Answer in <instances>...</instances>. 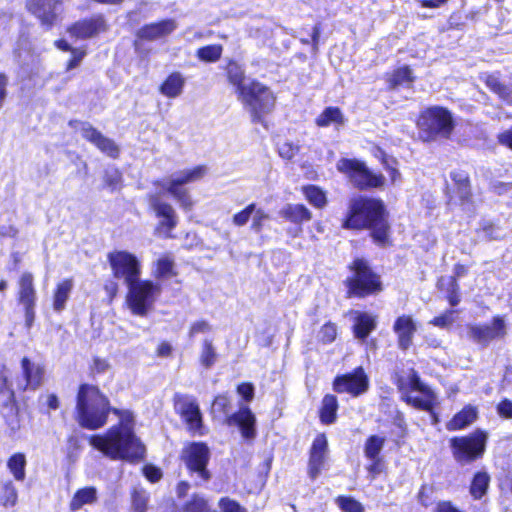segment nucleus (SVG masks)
Here are the masks:
<instances>
[{"mask_svg":"<svg viewBox=\"0 0 512 512\" xmlns=\"http://www.w3.org/2000/svg\"><path fill=\"white\" fill-rule=\"evenodd\" d=\"M113 412L120 415V423L103 435L91 436L90 445L113 460L132 462L143 459L145 447L134 434L132 415L129 412L120 414L117 409H113Z\"/></svg>","mask_w":512,"mask_h":512,"instance_id":"obj_1","label":"nucleus"},{"mask_svg":"<svg viewBox=\"0 0 512 512\" xmlns=\"http://www.w3.org/2000/svg\"><path fill=\"white\" fill-rule=\"evenodd\" d=\"M343 226L352 229L369 228L376 243H388L389 225L385 217V207L378 199L358 197L351 200L349 215Z\"/></svg>","mask_w":512,"mask_h":512,"instance_id":"obj_2","label":"nucleus"},{"mask_svg":"<svg viewBox=\"0 0 512 512\" xmlns=\"http://www.w3.org/2000/svg\"><path fill=\"white\" fill-rule=\"evenodd\" d=\"M111 411L108 398L93 385L83 384L79 387L76 403V420L89 430H96L107 423Z\"/></svg>","mask_w":512,"mask_h":512,"instance_id":"obj_3","label":"nucleus"},{"mask_svg":"<svg viewBox=\"0 0 512 512\" xmlns=\"http://www.w3.org/2000/svg\"><path fill=\"white\" fill-rule=\"evenodd\" d=\"M417 126L420 138L423 141L430 142L439 138H449L454 129V120L449 110L434 106L421 113Z\"/></svg>","mask_w":512,"mask_h":512,"instance_id":"obj_4","label":"nucleus"},{"mask_svg":"<svg viewBox=\"0 0 512 512\" xmlns=\"http://www.w3.org/2000/svg\"><path fill=\"white\" fill-rule=\"evenodd\" d=\"M206 172V167L200 165L178 171L167 179L157 180L154 185L166 190L179 203L180 207L190 211L194 206V201L189 191L182 186L202 179Z\"/></svg>","mask_w":512,"mask_h":512,"instance_id":"obj_5","label":"nucleus"},{"mask_svg":"<svg viewBox=\"0 0 512 512\" xmlns=\"http://www.w3.org/2000/svg\"><path fill=\"white\" fill-rule=\"evenodd\" d=\"M126 303L131 313L137 316H146L154 306V303L161 294L162 288L159 283L151 280H136L128 285Z\"/></svg>","mask_w":512,"mask_h":512,"instance_id":"obj_6","label":"nucleus"},{"mask_svg":"<svg viewBox=\"0 0 512 512\" xmlns=\"http://www.w3.org/2000/svg\"><path fill=\"white\" fill-rule=\"evenodd\" d=\"M238 99L251 113L254 122H261L262 116L270 113L275 106L272 91L255 80L249 81V86L242 87Z\"/></svg>","mask_w":512,"mask_h":512,"instance_id":"obj_7","label":"nucleus"},{"mask_svg":"<svg viewBox=\"0 0 512 512\" xmlns=\"http://www.w3.org/2000/svg\"><path fill=\"white\" fill-rule=\"evenodd\" d=\"M336 168L360 190L381 188L385 184V177L382 174L373 173L364 162L357 159L342 158L337 162Z\"/></svg>","mask_w":512,"mask_h":512,"instance_id":"obj_8","label":"nucleus"},{"mask_svg":"<svg viewBox=\"0 0 512 512\" xmlns=\"http://www.w3.org/2000/svg\"><path fill=\"white\" fill-rule=\"evenodd\" d=\"M351 269L353 270V275L347 279L350 295L365 297L382 290L379 276L369 268L366 261L356 259Z\"/></svg>","mask_w":512,"mask_h":512,"instance_id":"obj_9","label":"nucleus"},{"mask_svg":"<svg viewBox=\"0 0 512 512\" xmlns=\"http://www.w3.org/2000/svg\"><path fill=\"white\" fill-rule=\"evenodd\" d=\"M487 442V434L477 430L464 437H454L450 440V447L455 460L461 464H468L482 457Z\"/></svg>","mask_w":512,"mask_h":512,"instance_id":"obj_10","label":"nucleus"},{"mask_svg":"<svg viewBox=\"0 0 512 512\" xmlns=\"http://www.w3.org/2000/svg\"><path fill=\"white\" fill-rule=\"evenodd\" d=\"M113 276L126 285L140 279L142 264L140 259L126 250H115L107 255Z\"/></svg>","mask_w":512,"mask_h":512,"instance_id":"obj_11","label":"nucleus"},{"mask_svg":"<svg viewBox=\"0 0 512 512\" xmlns=\"http://www.w3.org/2000/svg\"><path fill=\"white\" fill-rule=\"evenodd\" d=\"M182 459L191 473H196L202 482L210 479L207 464L210 459V450L205 443L194 442L189 444L182 452Z\"/></svg>","mask_w":512,"mask_h":512,"instance_id":"obj_12","label":"nucleus"},{"mask_svg":"<svg viewBox=\"0 0 512 512\" xmlns=\"http://www.w3.org/2000/svg\"><path fill=\"white\" fill-rule=\"evenodd\" d=\"M369 389V378L363 367H357L351 373L337 376L333 381V390L337 393H348L358 397Z\"/></svg>","mask_w":512,"mask_h":512,"instance_id":"obj_13","label":"nucleus"},{"mask_svg":"<svg viewBox=\"0 0 512 512\" xmlns=\"http://www.w3.org/2000/svg\"><path fill=\"white\" fill-rule=\"evenodd\" d=\"M37 293L34 287V277L30 272H24L18 281V302L24 308L25 326L30 329L35 320Z\"/></svg>","mask_w":512,"mask_h":512,"instance_id":"obj_14","label":"nucleus"},{"mask_svg":"<svg viewBox=\"0 0 512 512\" xmlns=\"http://www.w3.org/2000/svg\"><path fill=\"white\" fill-rule=\"evenodd\" d=\"M69 125L81 134L83 138L94 144L101 152L112 158L119 155V147L110 138L105 137L100 131L88 122L70 121Z\"/></svg>","mask_w":512,"mask_h":512,"instance_id":"obj_15","label":"nucleus"},{"mask_svg":"<svg viewBox=\"0 0 512 512\" xmlns=\"http://www.w3.org/2000/svg\"><path fill=\"white\" fill-rule=\"evenodd\" d=\"M148 203L158 217L163 218L158 224L156 231L171 238L172 230L177 226L178 219L176 212L171 204L162 200L160 193H151L148 195Z\"/></svg>","mask_w":512,"mask_h":512,"instance_id":"obj_16","label":"nucleus"},{"mask_svg":"<svg viewBox=\"0 0 512 512\" xmlns=\"http://www.w3.org/2000/svg\"><path fill=\"white\" fill-rule=\"evenodd\" d=\"M468 337L475 343L487 346L495 339L506 335V324L502 317L496 316L491 324L468 325Z\"/></svg>","mask_w":512,"mask_h":512,"instance_id":"obj_17","label":"nucleus"},{"mask_svg":"<svg viewBox=\"0 0 512 512\" xmlns=\"http://www.w3.org/2000/svg\"><path fill=\"white\" fill-rule=\"evenodd\" d=\"M26 7L46 29L58 22L61 13L58 0H28Z\"/></svg>","mask_w":512,"mask_h":512,"instance_id":"obj_18","label":"nucleus"},{"mask_svg":"<svg viewBox=\"0 0 512 512\" xmlns=\"http://www.w3.org/2000/svg\"><path fill=\"white\" fill-rule=\"evenodd\" d=\"M109 30V24L102 14L81 19L68 28V33L78 39L94 38Z\"/></svg>","mask_w":512,"mask_h":512,"instance_id":"obj_19","label":"nucleus"},{"mask_svg":"<svg viewBox=\"0 0 512 512\" xmlns=\"http://www.w3.org/2000/svg\"><path fill=\"white\" fill-rule=\"evenodd\" d=\"M176 408L189 430L203 435L202 415L197 402L188 396H177Z\"/></svg>","mask_w":512,"mask_h":512,"instance_id":"obj_20","label":"nucleus"},{"mask_svg":"<svg viewBox=\"0 0 512 512\" xmlns=\"http://www.w3.org/2000/svg\"><path fill=\"white\" fill-rule=\"evenodd\" d=\"M409 384L412 392H419L421 396H414L412 393L407 394L405 399L408 404L421 410L430 411L433 408L434 395L433 392L424 383L421 382L415 371L409 376Z\"/></svg>","mask_w":512,"mask_h":512,"instance_id":"obj_21","label":"nucleus"},{"mask_svg":"<svg viewBox=\"0 0 512 512\" xmlns=\"http://www.w3.org/2000/svg\"><path fill=\"white\" fill-rule=\"evenodd\" d=\"M178 27L174 19H165L160 22L146 24L136 32L137 40L135 46L138 45L139 40L155 41L169 36Z\"/></svg>","mask_w":512,"mask_h":512,"instance_id":"obj_22","label":"nucleus"},{"mask_svg":"<svg viewBox=\"0 0 512 512\" xmlns=\"http://www.w3.org/2000/svg\"><path fill=\"white\" fill-rule=\"evenodd\" d=\"M226 423L229 426H237L246 440H253L256 437V418L247 406H241L238 412L227 418Z\"/></svg>","mask_w":512,"mask_h":512,"instance_id":"obj_23","label":"nucleus"},{"mask_svg":"<svg viewBox=\"0 0 512 512\" xmlns=\"http://www.w3.org/2000/svg\"><path fill=\"white\" fill-rule=\"evenodd\" d=\"M328 453V441L324 434H318L314 439L309 458L308 473L312 479H315L324 467Z\"/></svg>","mask_w":512,"mask_h":512,"instance_id":"obj_24","label":"nucleus"},{"mask_svg":"<svg viewBox=\"0 0 512 512\" xmlns=\"http://www.w3.org/2000/svg\"><path fill=\"white\" fill-rule=\"evenodd\" d=\"M393 331L397 335L398 347L405 351L412 345L417 325L412 316L401 315L395 320Z\"/></svg>","mask_w":512,"mask_h":512,"instance_id":"obj_25","label":"nucleus"},{"mask_svg":"<svg viewBox=\"0 0 512 512\" xmlns=\"http://www.w3.org/2000/svg\"><path fill=\"white\" fill-rule=\"evenodd\" d=\"M21 366L27 382V387L33 390L39 388L44 381V367L39 363L31 362L26 357L22 359Z\"/></svg>","mask_w":512,"mask_h":512,"instance_id":"obj_26","label":"nucleus"},{"mask_svg":"<svg viewBox=\"0 0 512 512\" xmlns=\"http://www.w3.org/2000/svg\"><path fill=\"white\" fill-rule=\"evenodd\" d=\"M98 501V491L95 487H83L78 489L69 502L72 512L80 510L84 505H93Z\"/></svg>","mask_w":512,"mask_h":512,"instance_id":"obj_27","label":"nucleus"},{"mask_svg":"<svg viewBox=\"0 0 512 512\" xmlns=\"http://www.w3.org/2000/svg\"><path fill=\"white\" fill-rule=\"evenodd\" d=\"M74 282L72 278L64 279L56 285L53 293V309L61 312L66 307L70 294L73 290Z\"/></svg>","mask_w":512,"mask_h":512,"instance_id":"obj_28","label":"nucleus"},{"mask_svg":"<svg viewBox=\"0 0 512 512\" xmlns=\"http://www.w3.org/2000/svg\"><path fill=\"white\" fill-rule=\"evenodd\" d=\"M375 328L376 319L374 316L368 313L356 312L353 331L357 339L365 340Z\"/></svg>","mask_w":512,"mask_h":512,"instance_id":"obj_29","label":"nucleus"},{"mask_svg":"<svg viewBox=\"0 0 512 512\" xmlns=\"http://www.w3.org/2000/svg\"><path fill=\"white\" fill-rule=\"evenodd\" d=\"M477 409L472 405L465 406L447 424L448 430H460L472 424L477 418Z\"/></svg>","mask_w":512,"mask_h":512,"instance_id":"obj_30","label":"nucleus"},{"mask_svg":"<svg viewBox=\"0 0 512 512\" xmlns=\"http://www.w3.org/2000/svg\"><path fill=\"white\" fill-rule=\"evenodd\" d=\"M451 178L456 185L457 194L462 204L470 203L472 192L468 174L464 171H453Z\"/></svg>","mask_w":512,"mask_h":512,"instance_id":"obj_31","label":"nucleus"},{"mask_svg":"<svg viewBox=\"0 0 512 512\" xmlns=\"http://www.w3.org/2000/svg\"><path fill=\"white\" fill-rule=\"evenodd\" d=\"M484 81L486 86L495 94H497L503 101L512 104V89L510 86L501 82L499 76L496 74H485Z\"/></svg>","mask_w":512,"mask_h":512,"instance_id":"obj_32","label":"nucleus"},{"mask_svg":"<svg viewBox=\"0 0 512 512\" xmlns=\"http://www.w3.org/2000/svg\"><path fill=\"white\" fill-rule=\"evenodd\" d=\"M281 216L293 223H302L311 219V212L301 204H289L281 212Z\"/></svg>","mask_w":512,"mask_h":512,"instance_id":"obj_33","label":"nucleus"},{"mask_svg":"<svg viewBox=\"0 0 512 512\" xmlns=\"http://www.w3.org/2000/svg\"><path fill=\"white\" fill-rule=\"evenodd\" d=\"M229 82L236 87L238 95L241 94L242 87L249 86V81L245 79V71L241 65L235 61H230L226 68Z\"/></svg>","mask_w":512,"mask_h":512,"instance_id":"obj_34","label":"nucleus"},{"mask_svg":"<svg viewBox=\"0 0 512 512\" xmlns=\"http://www.w3.org/2000/svg\"><path fill=\"white\" fill-rule=\"evenodd\" d=\"M185 80L180 73H172L161 85L160 91L169 98H175L182 93Z\"/></svg>","mask_w":512,"mask_h":512,"instance_id":"obj_35","label":"nucleus"},{"mask_svg":"<svg viewBox=\"0 0 512 512\" xmlns=\"http://www.w3.org/2000/svg\"><path fill=\"white\" fill-rule=\"evenodd\" d=\"M316 125L327 127L331 124L342 126L345 122L343 113L338 107H327L317 118Z\"/></svg>","mask_w":512,"mask_h":512,"instance_id":"obj_36","label":"nucleus"},{"mask_svg":"<svg viewBox=\"0 0 512 512\" xmlns=\"http://www.w3.org/2000/svg\"><path fill=\"white\" fill-rule=\"evenodd\" d=\"M338 401L336 396L327 394L322 400L320 419L325 424H332L336 420Z\"/></svg>","mask_w":512,"mask_h":512,"instance_id":"obj_37","label":"nucleus"},{"mask_svg":"<svg viewBox=\"0 0 512 512\" xmlns=\"http://www.w3.org/2000/svg\"><path fill=\"white\" fill-rule=\"evenodd\" d=\"M218 354L211 339H204L201 346L199 361L206 369L211 368L217 361Z\"/></svg>","mask_w":512,"mask_h":512,"instance_id":"obj_38","label":"nucleus"},{"mask_svg":"<svg viewBox=\"0 0 512 512\" xmlns=\"http://www.w3.org/2000/svg\"><path fill=\"white\" fill-rule=\"evenodd\" d=\"M7 467L17 481L25 479L26 457L23 453L13 454L7 461Z\"/></svg>","mask_w":512,"mask_h":512,"instance_id":"obj_39","label":"nucleus"},{"mask_svg":"<svg viewBox=\"0 0 512 512\" xmlns=\"http://www.w3.org/2000/svg\"><path fill=\"white\" fill-rule=\"evenodd\" d=\"M440 289L447 292L448 301L451 306H457L460 302V296L458 294V283L454 277H441L438 281Z\"/></svg>","mask_w":512,"mask_h":512,"instance_id":"obj_40","label":"nucleus"},{"mask_svg":"<svg viewBox=\"0 0 512 512\" xmlns=\"http://www.w3.org/2000/svg\"><path fill=\"white\" fill-rule=\"evenodd\" d=\"M490 482V477L486 472H478L474 475L470 493L475 499L482 498L485 495Z\"/></svg>","mask_w":512,"mask_h":512,"instance_id":"obj_41","label":"nucleus"},{"mask_svg":"<svg viewBox=\"0 0 512 512\" xmlns=\"http://www.w3.org/2000/svg\"><path fill=\"white\" fill-rule=\"evenodd\" d=\"M386 442L385 437L372 435L370 436L364 445V454L368 459L381 458L380 452L382 451Z\"/></svg>","mask_w":512,"mask_h":512,"instance_id":"obj_42","label":"nucleus"},{"mask_svg":"<svg viewBox=\"0 0 512 512\" xmlns=\"http://www.w3.org/2000/svg\"><path fill=\"white\" fill-rule=\"evenodd\" d=\"M18 499L17 489L12 481H6L1 485L0 500L5 507H13Z\"/></svg>","mask_w":512,"mask_h":512,"instance_id":"obj_43","label":"nucleus"},{"mask_svg":"<svg viewBox=\"0 0 512 512\" xmlns=\"http://www.w3.org/2000/svg\"><path fill=\"white\" fill-rule=\"evenodd\" d=\"M303 192L307 200L315 207L322 208L326 205V195L318 187L314 185H309L303 188Z\"/></svg>","mask_w":512,"mask_h":512,"instance_id":"obj_44","label":"nucleus"},{"mask_svg":"<svg viewBox=\"0 0 512 512\" xmlns=\"http://www.w3.org/2000/svg\"><path fill=\"white\" fill-rule=\"evenodd\" d=\"M221 45H208L197 50V57L204 62H216L222 55Z\"/></svg>","mask_w":512,"mask_h":512,"instance_id":"obj_45","label":"nucleus"},{"mask_svg":"<svg viewBox=\"0 0 512 512\" xmlns=\"http://www.w3.org/2000/svg\"><path fill=\"white\" fill-rule=\"evenodd\" d=\"M174 261L169 256H163L156 262L155 277L158 279L170 277L173 274Z\"/></svg>","mask_w":512,"mask_h":512,"instance_id":"obj_46","label":"nucleus"},{"mask_svg":"<svg viewBox=\"0 0 512 512\" xmlns=\"http://www.w3.org/2000/svg\"><path fill=\"white\" fill-rule=\"evenodd\" d=\"M414 77L409 67L404 66L397 69L390 78V87L395 88L405 83H411Z\"/></svg>","mask_w":512,"mask_h":512,"instance_id":"obj_47","label":"nucleus"},{"mask_svg":"<svg viewBox=\"0 0 512 512\" xmlns=\"http://www.w3.org/2000/svg\"><path fill=\"white\" fill-rule=\"evenodd\" d=\"M104 183L111 191L120 189L122 184L121 172L114 167L106 169L104 173Z\"/></svg>","mask_w":512,"mask_h":512,"instance_id":"obj_48","label":"nucleus"},{"mask_svg":"<svg viewBox=\"0 0 512 512\" xmlns=\"http://www.w3.org/2000/svg\"><path fill=\"white\" fill-rule=\"evenodd\" d=\"M149 497L143 490H135L132 495V507L135 512H146Z\"/></svg>","mask_w":512,"mask_h":512,"instance_id":"obj_49","label":"nucleus"},{"mask_svg":"<svg viewBox=\"0 0 512 512\" xmlns=\"http://www.w3.org/2000/svg\"><path fill=\"white\" fill-rule=\"evenodd\" d=\"M457 313L456 310H447L443 314L435 317L433 320L430 321V324L440 327V328H447L450 327L455 322V314Z\"/></svg>","mask_w":512,"mask_h":512,"instance_id":"obj_50","label":"nucleus"},{"mask_svg":"<svg viewBox=\"0 0 512 512\" xmlns=\"http://www.w3.org/2000/svg\"><path fill=\"white\" fill-rule=\"evenodd\" d=\"M338 504L344 512H363L362 505L350 497H340Z\"/></svg>","mask_w":512,"mask_h":512,"instance_id":"obj_51","label":"nucleus"},{"mask_svg":"<svg viewBox=\"0 0 512 512\" xmlns=\"http://www.w3.org/2000/svg\"><path fill=\"white\" fill-rule=\"evenodd\" d=\"M279 155L284 159L294 158L300 151V147L292 142H284L279 146Z\"/></svg>","mask_w":512,"mask_h":512,"instance_id":"obj_52","label":"nucleus"},{"mask_svg":"<svg viewBox=\"0 0 512 512\" xmlns=\"http://www.w3.org/2000/svg\"><path fill=\"white\" fill-rule=\"evenodd\" d=\"M255 211V204H249L245 209L240 211L239 213L235 214L233 217V223L236 226H243L245 225L253 212Z\"/></svg>","mask_w":512,"mask_h":512,"instance_id":"obj_53","label":"nucleus"},{"mask_svg":"<svg viewBox=\"0 0 512 512\" xmlns=\"http://www.w3.org/2000/svg\"><path fill=\"white\" fill-rule=\"evenodd\" d=\"M319 336L321 340L325 343H331L335 340L337 336V328L335 324L326 323L322 326Z\"/></svg>","mask_w":512,"mask_h":512,"instance_id":"obj_54","label":"nucleus"},{"mask_svg":"<svg viewBox=\"0 0 512 512\" xmlns=\"http://www.w3.org/2000/svg\"><path fill=\"white\" fill-rule=\"evenodd\" d=\"M253 213L254 215L252 219L251 229L254 230L255 232H260L264 222L267 221L270 217L262 209L255 208V211Z\"/></svg>","mask_w":512,"mask_h":512,"instance_id":"obj_55","label":"nucleus"},{"mask_svg":"<svg viewBox=\"0 0 512 512\" xmlns=\"http://www.w3.org/2000/svg\"><path fill=\"white\" fill-rule=\"evenodd\" d=\"M185 510L187 512H206L207 503L203 498L195 496L190 502L186 504Z\"/></svg>","mask_w":512,"mask_h":512,"instance_id":"obj_56","label":"nucleus"},{"mask_svg":"<svg viewBox=\"0 0 512 512\" xmlns=\"http://www.w3.org/2000/svg\"><path fill=\"white\" fill-rule=\"evenodd\" d=\"M219 505L223 512H247L237 502L228 498L221 499Z\"/></svg>","mask_w":512,"mask_h":512,"instance_id":"obj_57","label":"nucleus"},{"mask_svg":"<svg viewBox=\"0 0 512 512\" xmlns=\"http://www.w3.org/2000/svg\"><path fill=\"white\" fill-rule=\"evenodd\" d=\"M211 325L204 320L194 322L189 329V336L194 337L199 333H207L211 331Z\"/></svg>","mask_w":512,"mask_h":512,"instance_id":"obj_58","label":"nucleus"},{"mask_svg":"<svg viewBox=\"0 0 512 512\" xmlns=\"http://www.w3.org/2000/svg\"><path fill=\"white\" fill-rule=\"evenodd\" d=\"M371 463L368 465L367 470L374 479L377 475L381 474L384 470V462L382 458L369 459Z\"/></svg>","mask_w":512,"mask_h":512,"instance_id":"obj_59","label":"nucleus"},{"mask_svg":"<svg viewBox=\"0 0 512 512\" xmlns=\"http://www.w3.org/2000/svg\"><path fill=\"white\" fill-rule=\"evenodd\" d=\"M0 394L7 397L13 396V391L8 382V375L5 370L0 371Z\"/></svg>","mask_w":512,"mask_h":512,"instance_id":"obj_60","label":"nucleus"},{"mask_svg":"<svg viewBox=\"0 0 512 512\" xmlns=\"http://www.w3.org/2000/svg\"><path fill=\"white\" fill-rule=\"evenodd\" d=\"M500 416L512 419V402L508 399L501 401L497 406Z\"/></svg>","mask_w":512,"mask_h":512,"instance_id":"obj_61","label":"nucleus"},{"mask_svg":"<svg viewBox=\"0 0 512 512\" xmlns=\"http://www.w3.org/2000/svg\"><path fill=\"white\" fill-rule=\"evenodd\" d=\"M237 392L247 401H251L254 397V387L250 383H242L238 386Z\"/></svg>","mask_w":512,"mask_h":512,"instance_id":"obj_62","label":"nucleus"},{"mask_svg":"<svg viewBox=\"0 0 512 512\" xmlns=\"http://www.w3.org/2000/svg\"><path fill=\"white\" fill-rule=\"evenodd\" d=\"M143 471L147 479H149L151 482L158 481L162 476L160 469L154 466L147 465L144 467Z\"/></svg>","mask_w":512,"mask_h":512,"instance_id":"obj_63","label":"nucleus"},{"mask_svg":"<svg viewBox=\"0 0 512 512\" xmlns=\"http://www.w3.org/2000/svg\"><path fill=\"white\" fill-rule=\"evenodd\" d=\"M498 142L512 150V127L497 136Z\"/></svg>","mask_w":512,"mask_h":512,"instance_id":"obj_64","label":"nucleus"}]
</instances>
